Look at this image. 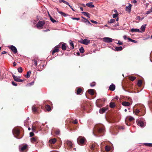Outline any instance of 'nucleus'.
Returning <instances> with one entry per match:
<instances>
[{
	"instance_id": "nucleus-13",
	"label": "nucleus",
	"mask_w": 152,
	"mask_h": 152,
	"mask_svg": "<svg viewBox=\"0 0 152 152\" xmlns=\"http://www.w3.org/2000/svg\"><path fill=\"white\" fill-rule=\"evenodd\" d=\"M45 23V22L44 21H39L37 25V28L42 27Z\"/></svg>"
},
{
	"instance_id": "nucleus-30",
	"label": "nucleus",
	"mask_w": 152,
	"mask_h": 152,
	"mask_svg": "<svg viewBox=\"0 0 152 152\" xmlns=\"http://www.w3.org/2000/svg\"><path fill=\"white\" fill-rule=\"evenodd\" d=\"M115 106L116 105L114 102H111L110 103V107L111 108H114Z\"/></svg>"
},
{
	"instance_id": "nucleus-49",
	"label": "nucleus",
	"mask_w": 152,
	"mask_h": 152,
	"mask_svg": "<svg viewBox=\"0 0 152 152\" xmlns=\"http://www.w3.org/2000/svg\"><path fill=\"white\" fill-rule=\"evenodd\" d=\"M82 17L83 18V19L82 20V21L86 23L87 21L88 20H87L86 19L83 18V17Z\"/></svg>"
},
{
	"instance_id": "nucleus-10",
	"label": "nucleus",
	"mask_w": 152,
	"mask_h": 152,
	"mask_svg": "<svg viewBox=\"0 0 152 152\" xmlns=\"http://www.w3.org/2000/svg\"><path fill=\"white\" fill-rule=\"evenodd\" d=\"M71 121H70V124H68V125L67 126V129H68V128L70 129H71L72 128L73 126V124H76L77 123V121L76 120H75L73 121V122H71Z\"/></svg>"
},
{
	"instance_id": "nucleus-50",
	"label": "nucleus",
	"mask_w": 152,
	"mask_h": 152,
	"mask_svg": "<svg viewBox=\"0 0 152 152\" xmlns=\"http://www.w3.org/2000/svg\"><path fill=\"white\" fill-rule=\"evenodd\" d=\"M115 21V20L114 19H110V21H109V23H113Z\"/></svg>"
},
{
	"instance_id": "nucleus-58",
	"label": "nucleus",
	"mask_w": 152,
	"mask_h": 152,
	"mask_svg": "<svg viewBox=\"0 0 152 152\" xmlns=\"http://www.w3.org/2000/svg\"><path fill=\"white\" fill-rule=\"evenodd\" d=\"M91 21L94 23H95V24H97L98 23V22L96 21H94V20H91Z\"/></svg>"
},
{
	"instance_id": "nucleus-42",
	"label": "nucleus",
	"mask_w": 152,
	"mask_h": 152,
	"mask_svg": "<svg viewBox=\"0 0 152 152\" xmlns=\"http://www.w3.org/2000/svg\"><path fill=\"white\" fill-rule=\"evenodd\" d=\"M31 71H29L26 74V77L27 78H28L30 77V75L31 74Z\"/></svg>"
},
{
	"instance_id": "nucleus-59",
	"label": "nucleus",
	"mask_w": 152,
	"mask_h": 152,
	"mask_svg": "<svg viewBox=\"0 0 152 152\" xmlns=\"http://www.w3.org/2000/svg\"><path fill=\"white\" fill-rule=\"evenodd\" d=\"M59 2H64L65 4H66V2L64 1V0H59Z\"/></svg>"
},
{
	"instance_id": "nucleus-60",
	"label": "nucleus",
	"mask_w": 152,
	"mask_h": 152,
	"mask_svg": "<svg viewBox=\"0 0 152 152\" xmlns=\"http://www.w3.org/2000/svg\"><path fill=\"white\" fill-rule=\"evenodd\" d=\"M34 135V134L33 132H31L30 133V137L33 136Z\"/></svg>"
},
{
	"instance_id": "nucleus-45",
	"label": "nucleus",
	"mask_w": 152,
	"mask_h": 152,
	"mask_svg": "<svg viewBox=\"0 0 152 152\" xmlns=\"http://www.w3.org/2000/svg\"><path fill=\"white\" fill-rule=\"evenodd\" d=\"M18 69V72L19 73H22L23 72V69L21 67H20Z\"/></svg>"
},
{
	"instance_id": "nucleus-26",
	"label": "nucleus",
	"mask_w": 152,
	"mask_h": 152,
	"mask_svg": "<svg viewBox=\"0 0 152 152\" xmlns=\"http://www.w3.org/2000/svg\"><path fill=\"white\" fill-rule=\"evenodd\" d=\"M32 110L33 112L34 113L37 112L38 111V108L35 105H34L32 107Z\"/></svg>"
},
{
	"instance_id": "nucleus-4",
	"label": "nucleus",
	"mask_w": 152,
	"mask_h": 152,
	"mask_svg": "<svg viewBox=\"0 0 152 152\" xmlns=\"http://www.w3.org/2000/svg\"><path fill=\"white\" fill-rule=\"evenodd\" d=\"M13 133L15 137L18 139H20L22 137H20V132L19 129H15L13 130Z\"/></svg>"
},
{
	"instance_id": "nucleus-1",
	"label": "nucleus",
	"mask_w": 152,
	"mask_h": 152,
	"mask_svg": "<svg viewBox=\"0 0 152 152\" xmlns=\"http://www.w3.org/2000/svg\"><path fill=\"white\" fill-rule=\"evenodd\" d=\"M105 131L104 127L103 126H100L94 128L93 131V133L96 136H98V134L99 136H102Z\"/></svg>"
},
{
	"instance_id": "nucleus-62",
	"label": "nucleus",
	"mask_w": 152,
	"mask_h": 152,
	"mask_svg": "<svg viewBox=\"0 0 152 152\" xmlns=\"http://www.w3.org/2000/svg\"><path fill=\"white\" fill-rule=\"evenodd\" d=\"M123 44V43L120 42V41H118V44L119 45H122Z\"/></svg>"
},
{
	"instance_id": "nucleus-24",
	"label": "nucleus",
	"mask_w": 152,
	"mask_h": 152,
	"mask_svg": "<svg viewBox=\"0 0 152 152\" xmlns=\"http://www.w3.org/2000/svg\"><path fill=\"white\" fill-rule=\"evenodd\" d=\"M131 7L132 5L130 4H129V5L128 6H126V11L128 12H130L131 10Z\"/></svg>"
},
{
	"instance_id": "nucleus-31",
	"label": "nucleus",
	"mask_w": 152,
	"mask_h": 152,
	"mask_svg": "<svg viewBox=\"0 0 152 152\" xmlns=\"http://www.w3.org/2000/svg\"><path fill=\"white\" fill-rule=\"evenodd\" d=\"M92 3H88L86 4V5L90 8H93L94 7V6L92 4Z\"/></svg>"
},
{
	"instance_id": "nucleus-64",
	"label": "nucleus",
	"mask_w": 152,
	"mask_h": 152,
	"mask_svg": "<svg viewBox=\"0 0 152 152\" xmlns=\"http://www.w3.org/2000/svg\"><path fill=\"white\" fill-rule=\"evenodd\" d=\"M86 23H88V24H89L90 25H91V24L90 22L88 20H87V21Z\"/></svg>"
},
{
	"instance_id": "nucleus-36",
	"label": "nucleus",
	"mask_w": 152,
	"mask_h": 152,
	"mask_svg": "<svg viewBox=\"0 0 152 152\" xmlns=\"http://www.w3.org/2000/svg\"><path fill=\"white\" fill-rule=\"evenodd\" d=\"M123 49V48L121 46L116 47H115V50L117 51H121Z\"/></svg>"
},
{
	"instance_id": "nucleus-16",
	"label": "nucleus",
	"mask_w": 152,
	"mask_h": 152,
	"mask_svg": "<svg viewBox=\"0 0 152 152\" xmlns=\"http://www.w3.org/2000/svg\"><path fill=\"white\" fill-rule=\"evenodd\" d=\"M10 48L13 52L14 53L16 54L18 52L15 46L11 45Z\"/></svg>"
},
{
	"instance_id": "nucleus-43",
	"label": "nucleus",
	"mask_w": 152,
	"mask_h": 152,
	"mask_svg": "<svg viewBox=\"0 0 152 152\" xmlns=\"http://www.w3.org/2000/svg\"><path fill=\"white\" fill-rule=\"evenodd\" d=\"M127 39H128V40H129V41H130L131 42H132L135 43H137V41H136L135 40L132 39L128 37L127 38Z\"/></svg>"
},
{
	"instance_id": "nucleus-14",
	"label": "nucleus",
	"mask_w": 152,
	"mask_h": 152,
	"mask_svg": "<svg viewBox=\"0 0 152 152\" xmlns=\"http://www.w3.org/2000/svg\"><path fill=\"white\" fill-rule=\"evenodd\" d=\"M108 109V107L107 106L102 108L99 110V113L102 114L103 113L105 112L106 110H107Z\"/></svg>"
},
{
	"instance_id": "nucleus-61",
	"label": "nucleus",
	"mask_w": 152,
	"mask_h": 152,
	"mask_svg": "<svg viewBox=\"0 0 152 152\" xmlns=\"http://www.w3.org/2000/svg\"><path fill=\"white\" fill-rule=\"evenodd\" d=\"M55 133L57 135H58L60 133V131L59 130H56V131Z\"/></svg>"
},
{
	"instance_id": "nucleus-7",
	"label": "nucleus",
	"mask_w": 152,
	"mask_h": 152,
	"mask_svg": "<svg viewBox=\"0 0 152 152\" xmlns=\"http://www.w3.org/2000/svg\"><path fill=\"white\" fill-rule=\"evenodd\" d=\"M67 146L68 147L67 150L72 151V149L74 147V145L71 141L67 140Z\"/></svg>"
},
{
	"instance_id": "nucleus-35",
	"label": "nucleus",
	"mask_w": 152,
	"mask_h": 152,
	"mask_svg": "<svg viewBox=\"0 0 152 152\" xmlns=\"http://www.w3.org/2000/svg\"><path fill=\"white\" fill-rule=\"evenodd\" d=\"M143 145L146 146L152 147V143H143Z\"/></svg>"
},
{
	"instance_id": "nucleus-37",
	"label": "nucleus",
	"mask_w": 152,
	"mask_h": 152,
	"mask_svg": "<svg viewBox=\"0 0 152 152\" xmlns=\"http://www.w3.org/2000/svg\"><path fill=\"white\" fill-rule=\"evenodd\" d=\"M136 78V77L132 76L129 77V79L131 81H133Z\"/></svg>"
},
{
	"instance_id": "nucleus-21",
	"label": "nucleus",
	"mask_w": 152,
	"mask_h": 152,
	"mask_svg": "<svg viewBox=\"0 0 152 152\" xmlns=\"http://www.w3.org/2000/svg\"><path fill=\"white\" fill-rule=\"evenodd\" d=\"M115 86L114 84H111L109 87V89L112 91H113L115 89Z\"/></svg>"
},
{
	"instance_id": "nucleus-34",
	"label": "nucleus",
	"mask_w": 152,
	"mask_h": 152,
	"mask_svg": "<svg viewBox=\"0 0 152 152\" xmlns=\"http://www.w3.org/2000/svg\"><path fill=\"white\" fill-rule=\"evenodd\" d=\"M105 149L106 151L108 152L110 150V148L109 146L107 145L105 147Z\"/></svg>"
},
{
	"instance_id": "nucleus-48",
	"label": "nucleus",
	"mask_w": 152,
	"mask_h": 152,
	"mask_svg": "<svg viewBox=\"0 0 152 152\" xmlns=\"http://www.w3.org/2000/svg\"><path fill=\"white\" fill-rule=\"evenodd\" d=\"M134 119V118L132 116H130L128 119V120L130 121H132Z\"/></svg>"
},
{
	"instance_id": "nucleus-17",
	"label": "nucleus",
	"mask_w": 152,
	"mask_h": 152,
	"mask_svg": "<svg viewBox=\"0 0 152 152\" xmlns=\"http://www.w3.org/2000/svg\"><path fill=\"white\" fill-rule=\"evenodd\" d=\"M137 125L141 127H143L145 125V124L143 121H139L137 123Z\"/></svg>"
},
{
	"instance_id": "nucleus-20",
	"label": "nucleus",
	"mask_w": 152,
	"mask_h": 152,
	"mask_svg": "<svg viewBox=\"0 0 152 152\" xmlns=\"http://www.w3.org/2000/svg\"><path fill=\"white\" fill-rule=\"evenodd\" d=\"M121 104L124 106H128L130 105V103L128 102L124 101L122 102Z\"/></svg>"
},
{
	"instance_id": "nucleus-46",
	"label": "nucleus",
	"mask_w": 152,
	"mask_h": 152,
	"mask_svg": "<svg viewBox=\"0 0 152 152\" xmlns=\"http://www.w3.org/2000/svg\"><path fill=\"white\" fill-rule=\"evenodd\" d=\"M144 18H140V16H137L136 18V19L137 20H142Z\"/></svg>"
},
{
	"instance_id": "nucleus-56",
	"label": "nucleus",
	"mask_w": 152,
	"mask_h": 152,
	"mask_svg": "<svg viewBox=\"0 0 152 152\" xmlns=\"http://www.w3.org/2000/svg\"><path fill=\"white\" fill-rule=\"evenodd\" d=\"M12 84L14 86H17V83L14 81H12Z\"/></svg>"
},
{
	"instance_id": "nucleus-47",
	"label": "nucleus",
	"mask_w": 152,
	"mask_h": 152,
	"mask_svg": "<svg viewBox=\"0 0 152 152\" xmlns=\"http://www.w3.org/2000/svg\"><path fill=\"white\" fill-rule=\"evenodd\" d=\"M116 129H118L119 130H120L121 129H122V130H123L124 128L123 127L121 126H117V128H116Z\"/></svg>"
},
{
	"instance_id": "nucleus-27",
	"label": "nucleus",
	"mask_w": 152,
	"mask_h": 152,
	"mask_svg": "<svg viewBox=\"0 0 152 152\" xmlns=\"http://www.w3.org/2000/svg\"><path fill=\"white\" fill-rule=\"evenodd\" d=\"M88 93L92 95H93L94 94V90L93 89H89L88 90Z\"/></svg>"
},
{
	"instance_id": "nucleus-6",
	"label": "nucleus",
	"mask_w": 152,
	"mask_h": 152,
	"mask_svg": "<svg viewBox=\"0 0 152 152\" xmlns=\"http://www.w3.org/2000/svg\"><path fill=\"white\" fill-rule=\"evenodd\" d=\"M98 145L96 143L94 142L91 144L90 146V149L92 151L98 148Z\"/></svg>"
},
{
	"instance_id": "nucleus-52",
	"label": "nucleus",
	"mask_w": 152,
	"mask_h": 152,
	"mask_svg": "<svg viewBox=\"0 0 152 152\" xmlns=\"http://www.w3.org/2000/svg\"><path fill=\"white\" fill-rule=\"evenodd\" d=\"M125 123L128 126H129L131 125V124L128 122V121L126 120L125 121Z\"/></svg>"
},
{
	"instance_id": "nucleus-33",
	"label": "nucleus",
	"mask_w": 152,
	"mask_h": 152,
	"mask_svg": "<svg viewBox=\"0 0 152 152\" xmlns=\"http://www.w3.org/2000/svg\"><path fill=\"white\" fill-rule=\"evenodd\" d=\"M146 25H142L140 28V29L142 30V32H143L145 31Z\"/></svg>"
},
{
	"instance_id": "nucleus-15",
	"label": "nucleus",
	"mask_w": 152,
	"mask_h": 152,
	"mask_svg": "<svg viewBox=\"0 0 152 152\" xmlns=\"http://www.w3.org/2000/svg\"><path fill=\"white\" fill-rule=\"evenodd\" d=\"M31 141L32 143H34L35 142L38 143V139L37 137H33L31 139Z\"/></svg>"
},
{
	"instance_id": "nucleus-23",
	"label": "nucleus",
	"mask_w": 152,
	"mask_h": 152,
	"mask_svg": "<svg viewBox=\"0 0 152 152\" xmlns=\"http://www.w3.org/2000/svg\"><path fill=\"white\" fill-rule=\"evenodd\" d=\"M60 43H62L61 45H60V46H61V48L63 50H65L66 49V43H64L63 42H61Z\"/></svg>"
},
{
	"instance_id": "nucleus-2",
	"label": "nucleus",
	"mask_w": 152,
	"mask_h": 152,
	"mask_svg": "<svg viewBox=\"0 0 152 152\" xmlns=\"http://www.w3.org/2000/svg\"><path fill=\"white\" fill-rule=\"evenodd\" d=\"M142 109H135L133 110V113H134L136 115L138 116H143L145 114L144 108L142 107Z\"/></svg>"
},
{
	"instance_id": "nucleus-25",
	"label": "nucleus",
	"mask_w": 152,
	"mask_h": 152,
	"mask_svg": "<svg viewBox=\"0 0 152 152\" xmlns=\"http://www.w3.org/2000/svg\"><path fill=\"white\" fill-rule=\"evenodd\" d=\"M56 141V139L55 138H53L50 140L49 141L50 143V144H54Z\"/></svg>"
},
{
	"instance_id": "nucleus-54",
	"label": "nucleus",
	"mask_w": 152,
	"mask_h": 152,
	"mask_svg": "<svg viewBox=\"0 0 152 152\" xmlns=\"http://www.w3.org/2000/svg\"><path fill=\"white\" fill-rule=\"evenodd\" d=\"M118 14H114L113 15V18H115L118 16Z\"/></svg>"
},
{
	"instance_id": "nucleus-28",
	"label": "nucleus",
	"mask_w": 152,
	"mask_h": 152,
	"mask_svg": "<svg viewBox=\"0 0 152 152\" xmlns=\"http://www.w3.org/2000/svg\"><path fill=\"white\" fill-rule=\"evenodd\" d=\"M69 44L71 46L70 48L71 49H73L74 48V44L72 41L69 40Z\"/></svg>"
},
{
	"instance_id": "nucleus-12",
	"label": "nucleus",
	"mask_w": 152,
	"mask_h": 152,
	"mask_svg": "<svg viewBox=\"0 0 152 152\" xmlns=\"http://www.w3.org/2000/svg\"><path fill=\"white\" fill-rule=\"evenodd\" d=\"M103 41L105 42L110 43L112 42L113 39L110 37H106L103 38Z\"/></svg>"
},
{
	"instance_id": "nucleus-5",
	"label": "nucleus",
	"mask_w": 152,
	"mask_h": 152,
	"mask_svg": "<svg viewBox=\"0 0 152 152\" xmlns=\"http://www.w3.org/2000/svg\"><path fill=\"white\" fill-rule=\"evenodd\" d=\"M28 150V145L26 144L19 147V151L20 152H26Z\"/></svg>"
},
{
	"instance_id": "nucleus-57",
	"label": "nucleus",
	"mask_w": 152,
	"mask_h": 152,
	"mask_svg": "<svg viewBox=\"0 0 152 152\" xmlns=\"http://www.w3.org/2000/svg\"><path fill=\"white\" fill-rule=\"evenodd\" d=\"M36 127H35L34 126H32V130L33 131H34L36 130Z\"/></svg>"
},
{
	"instance_id": "nucleus-29",
	"label": "nucleus",
	"mask_w": 152,
	"mask_h": 152,
	"mask_svg": "<svg viewBox=\"0 0 152 152\" xmlns=\"http://www.w3.org/2000/svg\"><path fill=\"white\" fill-rule=\"evenodd\" d=\"M131 31L132 32L137 31L139 32H142L141 31H140L139 29L137 28H132L131 29Z\"/></svg>"
},
{
	"instance_id": "nucleus-9",
	"label": "nucleus",
	"mask_w": 152,
	"mask_h": 152,
	"mask_svg": "<svg viewBox=\"0 0 152 152\" xmlns=\"http://www.w3.org/2000/svg\"><path fill=\"white\" fill-rule=\"evenodd\" d=\"M78 42L81 43L85 45H87L88 44L90 43V41L86 39H81L80 40L78 41Z\"/></svg>"
},
{
	"instance_id": "nucleus-53",
	"label": "nucleus",
	"mask_w": 152,
	"mask_h": 152,
	"mask_svg": "<svg viewBox=\"0 0 152 152\" xmlns=\"http://www.w3.org/2000/svg\"><path fill=\"white\" fill-rule=\"evenodd\" d=\"M33 61H34V64L35 65V66H37V60H36L35 59H34L33 60Z\"/></svg>"
},
{
	"instance_id": "nucleus-40",
	"label": "nucleus",
	"mask_w": 152,
	"mask_h": 152,
	"mask_svg": "<svg viewBox=\"0 0 152 152\" xmlns=\"http://www.w3.org/2000/svg\"><path fill=\"white\" fill-rule=\"evenodd\" d=\"M142 84V81L141 80H138L137 82V84L139 86H141Z\"/></svg>"
},
{
	"instance_id": "nucleus-63",
	"label": "nucleus",
	"mask_w": 152,
	"mask_h": 152,
	"mask_svg": "<svg viewBox=\"0 0 152 152\" xmlns=\"http://www.w3.org/2000/svg\"><path fill=\"white\" fill-rule=\"evenodd\" d=\"M151 12H152V11L150 9L147 12L146 14H149Z\"/></svg>"
},
{
	"instance_id": "nucleus-18",
	"label": "nucleus",
	"mask_w": 152,
	"mask_h": 152,
	"mask_svg": "<svg viewBox=\"0 0 152 152\" xmlns=\"http://www.w3.org/2000/svg\"><path fill=\"white\" fill-rule=\"evenodd\" d=\"M102 101L100 99H98L96 101V105L99 107H102L103 104L101 103Z\"/></svg>"
},
{
	"instance_id": "nucleus-39",
	"label": "nucleus",
	"mask_w": 152,
	"mask_h": 152,
	"mask_svg": "<svg viewBox=\"0 0 152 152\" xmlns=\"http://www.w3.org/2000/svg\"><path fill=\"white\" fill-rule=\"evenodd\" d=\"M12 77L13 78L14 80L18 82V80L19 77L15 76L14 75H12Z\"/></svg>"
},
{
	"instance_id": "nucleus-41",
	"label": "nucleus",
	"mask_w": 152,
	"mask_h": 152,
	"mask_svg": "<svg viewBox=\"0 0 152 152\" xmlns=\"http://www.w3.org/2000/svg\"><path fill=\"white\" fill-rule=\"evenodd\" d=\"M49 16L50 18V20L53 23H54L55 22H58V21H56L50 15H49Z\"/></svg>"
},
{
	"instance_id": "nucleus-32",
	"label": "nucleus",
	"mask_w": 152,
	"mask_h": 152,
	"mask_svg": "<svg viewBox=\"0 0 152 152\" xmlns=\"http://www.w3.org/2000/svg\"><path fill=\"white\" fill-rule=\"evenodd\" d=\"M82 13L84 15L86 16L87 17H90V15L89 13L88 12H82Z\"/></svg>"
},
{
	"instance_id": "nucleus-55",
	"label": "nucleus",
	"mask_w": 152,
	"mask_h": 152,
	"mask_svg": "<svg viewBox=\"0 0 152 152\" xmlns=\"http://www.w3.org/2000/svg\"><path fill=\"white\" fill-rule=\"evenodd\" d=\"M72 19L73 20H80V18H72Z\"/></svg>"
},
{
	"instance_id": "nucleus-38",
	"label": "nucleus",
	"mask_w": 152,
	"mask_h": 152,
	"mask_svg": "<svg viewBox=\"0 0 152 152\" xmlns=\"http://www.w3.org/2000/svg\"><path fill=\"white\" fill-rule=\"evenodd\" d=\"M57 11H58V12H59L60 14H61L62 16H64V17H66V14L65 13H64V12H62L60 11H58V8H57Z\"/></svg>"
},
{
	"instance_id": "nucleus-8",
	"label": "nucleus",
	"mask_w": 152,
	"mask_h": 152,
	"mask_svg": "<svg viewBox=\"0 0 152 152\" xmlns=\"http://www.w3.org/2000/svg\"><path fill=\"white\" fill-rule=\"evenodd\" d=\"M62 43H60V44L57 45L52 50V54L53 55L55 53L57 52H58L59 51V50L58 48L60 47V45H61Z\"/></svg>"
},
{
	"instance_id": "nucleus-3",
	"label": "nucleus",
	"mask_w": 152,
	"mask_h": 152,
	"mask_svg": "<svg viewBox=\"0 0 152 152\" xmlns=\"http://www.w3.org/2000/svg\"><path fill=\"white\" fill-rule=\"evenodd\" d=\"M86 139L83 137L79 136L77 139V141L78 144L80 145H84L85 144Z\"/></svg>"
},
{
	"instance_id": "nucleus-11",
	"label": "nucleus",
	"mask_w": 152,
	"mask_h": 152,
	"mask_svg": "<svg viewBox=\"0 0 152 152\" xmlns=\"http://www.w3.org/2000/svg\"><path fill=\"white\" fill-rule=\"evenodd\" d=\"M83 90L82 88L79 87H77L76 88L75 90V92L77 95H81V94L82 93Z\"/></svg>"
},
{
	"instance_id": "nucleus-51",
	"label": "nucleus",
	"mask_w": 152,
	"mask_h": 152,
	"mask_svg": "<svg viewBox=\"0 0 152 152\" xmlns=\"http://www.w3.org/2000/svg\"><path fill=\"white\" fill-rule=\"evenodd\" d=\"M96 83L95 82H93L90 84V86L91 87H93L95 86Z\"/></svg>"
},
{
	"instance_id": "nucleus-19",
	"label": "nucleus",
	"mask_w": 152,
	"mask_h": 152,
	"mask_svg": "<svg viewBox=\"0 0 152 152\" xmlns=\"http://www.w3.org/2000/svg\"><path fill=\"white\" fill-rule=\"evenodd\" d=\"M87 104H86V103L85 102H83L81 105L82 109L84 110H85L87 109Z\"/></svg>"
},
{
	"instance_id": "nucleus-44",
	"label": "nucleus",
	"mask_w": 152,
	"mask_h": 152,
	"mask_svg": "<svg viewBox=\"0 0 152 152\" xmlns=\"http://www.w3.org/2000/svg\"><path fill=\"white\" fill-rule=\"evenodd\" d=\"M81 53H83L84 52V50L83 47H81L79 49Z\"/></svg>"
},
{
	"instance_id": "nucleus-22",
	"label": "nucleus",
	"mask_w": 152,
	"mask_h": 152,
	"mask_svg": "<svg viewBox=\"0 0 152 152\" xmlns=\"http://www.w3.org/2000/svg\"><path fill=\"white\" fill-rule=\"evenodd\" d=\"M45 109L48 111H50L51 110L50 106L48 104L45 105Z\"/></svg>"
}]
</instances>
